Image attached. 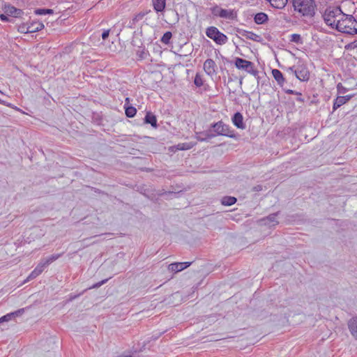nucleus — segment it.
I'll return each instance as SVG.
<instances>
[{
	"label": "nucleus",
	"instance_id": "obj_2",
	"mask_svg": "<svg viewBox=\"0 0 357 357\" xmlns=\"http://www.w3.org/2000/svg\"><path fill=\"white\" fill-rule=\"evenodd\" d=\"M293 6L295 11L308 17L314 15L317 7L314 0H293Z\"/></svg>",
	"mask_w": 357,
	"mask_h": 357
},
{
	"label": "nucleus",
	"instance_id": "obj_10",
	"mask_svg": "<svg viewBox=\"0 0 357 357\" xmlns=\"http://www.w3.org/2000/svg\"><path fill=\"white\" fill-rule=\"evenodd\" d=\"M3 11L7 15L14 17H18L22 14V10L17 9L10 4H5Z\"/></svg>",
	"mask_w": 357,
	"mask_h": 357
},
{
	"label": "nucleus",
	"instance_id": "obj_30",
	"mask_svg": "<svg viewBox=\"0 0 357 357\" xmlns=\"http://www.w3.org/2000/svg\"><path fill=\"white\" fill-rule=\"evenodd\" d=\"M291 42L295 43L296 44L301 45L303 43V40L300 34L293 33L290 36Z\"/></svg>",
	"mask_w": 357,
	"mask_h": 357
},
{
	"label": "nucleus",
	"instance_id": "obj_46",
	"mask_svg": "<svg viewBox=\"0 0 357 357\" xmlns=\"http://www.w3.org/2000/svg\"><path fill=\"white\" fill-rule=\"evenodd\" d=\"M4 322L3 320L2 319V317L0 318V324Z\"/></svg>",
	"mask_w": 357,
	"mask_h": 357
},
{
	"label": "nucleus",
	"instance_id": "obj_11",
	"mask_svg": "<svg viewBox=\"0 0 357 357\" xmlns=\"http://www.w3.org/2000/svg\"><path fill=\"white\" fill-rule=\"evenodd\" d=\"M347 326L351 336L357 341V316L351 318L348 321Z\"/></svg>",
	"mask_w": 357,
	"mask_h": 357
},
{
	"label": "nucleus",
	"instance_id": "obj_37",
	"mask_svg": "<svg viewBox=\"0 0 357 357\" xmlns=\"http://www.w3.org/2000/svg\"><path fill=\"white\" fill-rule=\"evenodd\" d=\"M337 89L339 93H345L347 92L348 89L342 86L341 83H339L337 85Z\"/></svg>",
	"mask_w": 357,
	"mask_h": 357
},
{
	"label": "nucleus",
	"instance_id": "obj_5",
	"mask_svg": "<svg viewBox=\"0 0 357 357\" xmlns=\"http://www.w3.org/2000/svg\"><path fill=\"white\" fill-rule=\"evenodd\" d=\"M206 35L220 45H225L228 40L227 36L220 32L215 26L208 27L206 31Z\"/></svg>",
	"mask_w": 357,
	"mask_h": 357
},
{
	"label": "nucleus",
	"instance_id": "obj_49",
	"mask_svg": "<svg viewBox=\"0 0 357 357\" xmlns=\"http://www.w3.org/2000/svg\"><path fill=\"white\" fill-rule=\"evenodd\" d=\"M0 103H3V101H2L1 99H0Z\"/></svg>",
	"mask_w": 357,
	"mask_h": 357
},
{
	"label": "nucleus",
	"instance_id": "obj_28",
	"mask_svg": "<svg viewBox=\"0 0 357 357\" xmlns=\"http://www.w3.org/2000/svg\"><path fill=\"white\" fill-rule=\"evenodd\" d=\"M236 198L234 197L225 196L222 197L221 203L225 206H231L236 202Z\"/></svg>",
	"mask_w": 357,
	"mask_h": 357
},
{
	"label": "nucleus",
	"instance_id": "obj_19",
	"mask_svg": "<svg viewBox=\"0 0 357 357\" xmlns=\"http://www.w3.org/2000/svg\"><path fill=\"white\" fill-rule=\"evenodd\" d=\"M28 26L29 33H35L42 30L44 28V24L38 21H33L28 24Z\"/></svg>",
	"mask_w": 357,
	"mask_h": 357
},
{
	"label": "nucleus",
	"instance_id": "obj_44",
	"mask_svg": "<svg viewBox=\"0 0 357 357\" xmlns=\"http://www.w3.org/2000/svg\"><path fill=\"white\" fill-rule=\"evenodd\" d=\"M80 294H78V295H74V296H72L70 295V298L68 299L69 301H72L73 300L75 299L76 298H77Z\"/></svg>",
	"mask_w": 357,
	"mask_h": 357
},
{
	"label": "nucleus",
	"instance_id": "obj_22",
	"mask_svg": "<svg viewBox=\"0 0 357 357\" xmlns=\"http://www.w3.org/2000/svg\"><path fill=\"white\" fill-rule=\"evenodd\" d=\"M24 312V308H22V309H19L15 312H10V313H8L4 316L2 317V319L3 320V321H8L10 320H11L12 319L16 317H18V316H20L22 315Z\"/></svg>",
	"mask_w": 357,
	"mask_h": 357
},
{
	"label": "nucleus",
	"instance_id": "obj_47",
	"mask_svg": "<svg viewBox=\"0 0 357 357\" xmlns=\"http://www.w3.org/2000/svg\"><path fill=\"white\" fill-rule=\"evenodd\" d=\"M119 357H132L131 356H119Z\"/></svg>",
	"mask_w": 357,
	"mask_h": 357
},
{
	"label": "nucleus",
	"instance_id": "obj_42",
	"mask_svg": "<svg viewBox=\"0 0 357 357\" xmlns=\"http://www.w3.org/2000/svg\"><path fill=\"white\" fill-rule=\"evenodd\" d=\"M8 16V15H7L4 13L3 14H1V15H0V19H1L2 21H9Z\"/></svg>",
	"mask_w": 357,
	"mask_h": 357
},
{
	"label": "nucleus",
	"instance_id": "obj_16",
	"mask_svg": "<svg viewBox=\"0 0 357 357\" xmlns=\"http://www.w3.org/2000/svg\"><path fill=\"white\" fill-rule=\"evenodd\" d=\"M144 123L151 124L152 127L157 128V119L156 116L151 112H147L144 119Z\"/></svg>",
	"mask_w": 357,
	"mask_h": 357
},
{
	"label": "nucleus",
	"instance_id": "obj_38",
	"mask_svg": "<svg viewBox=\"0 0 357 357\" xmlns=\"http://www.w3.org/2000/svg\"><path fill=\"white\" fill-rule=\"evenodd\" d=\"M108 280V279H105V280H103L99 282H97L96 284H94L91 287H90L89 289H95V288H98L100 287V286H102V284H104Z\"/></svg>",
	"mask_w": 357,
	"mask_h": 357
},
{
	"label": "nucleus",
	"instance_id": "obj_21",
	"mask_svg": "<svg viewBox=\"0 0 357 357\" xmlns=\"http://www.w3.org/2000/svg\"><path fill=\"white\" fill-rule=\"evenodd\" d=\"M240 33L241 34L242 36L246 38L247 39H250V40H252L254 41L258 42L261 39V37L259 35H257L252 31L243 30V31H240Z\"/></svg>",
	"mask_w": 357,
	"mask_h": 357
},
{
	"label": "nucleus",
	"instance_id": "obj_31",
	"mask_svg": "<svg viewBox=\"0 0 357 357\" xmlns=\"http://www.w3.org/2000/svg\"><path fill=\"white\" fill-rule=\"evenodd\" d=\"M172 36V33L170 31L165 32L161 38V42L165 45H168L170 42Z\"/></svg>",
	"mask_w": 357,
	"mask_h": 357
},
{
	"label": "nucleus",
	"instance_id": "obj_36",
	"mask_svg": "<svg viewBox=\"0 0 357 357\" xmlns=\"http://www.w3.org/2000/svg\"><path fill=\"white\" fill-rule=\"evenodd\" d=\"M194 83L198 87L202 86L203 85L202 78L199 74H197L195 75V79H194Z\"/></svg>",
	"mask_w": 357,
	"mask_h": 357
},
{
	"label": "nucleus",
	"instance_id": "obj_6",
	"mask_svg": "<svg viewBox=\"0 0 357 357\" xmlns=\"http://www.w3.org/2000/svg\"><path fill=\"white\" fill-rule=\"evenodd\" d=\"M235 66L237 68L245 70L255 77H258L259 71L254 68V63L250 61L241 58H236Z\"/></svg>",
	"mask_w": 357,
	"mask_h": 357
},
{
	"label": "nucleus",
	"instance_id": "obj_24",
	"mask_svg": "<svg viewBox=\"0 0 357 357\" xmlns=\"http://www.w3.org/2000/svg\"><path fill=\"white\" fill-rule=\"evenodd\" d=\"M268 20V15L265 13H258L254 17V21L257 24H263L266 22Z\"/></svg>",
	"mask_w": 357,
	"mask_h": 357
},
{
	"label": "nucleus",
	"instance_id": "obj_41",
	"mask_svg": "<svg viewBox=\"0 0 357 357\" xmlns=\"http://www.w3.org/2000/svg\"><path fill=\"white\" fill-rule=\"evenodd\" d=\"M109 30H105L102 32V38L103 40H106L108 36H109Z\"/></svg>",
	"mask_w": 357,
	"mask_h": 357
},
{
	"label": "nucleus",
	"instance_id": "obj_39",
	"mask_svg": "<svg viewBox=\"0 0 357 357\" xmlns=\"http://www.w3.org/2000/svg\"><path fill=\"white\" fill-rule=\"evenodd\" d=\"M189 149H190V146L188 144H178V149L179 150H188Z\"/></svg>",
	"mask_w": 357,
	"mask_h": 357
},
{
	"label": "nucleus",
	"instance_id": "obj_35",
	"mask_svg": "<svg viewBox=\"0 0 357 357\" xmlns=\"http://www.w3.org/2000/svg\"><path fill=\"white\" fill-rule=\"evenodd\" d=\"M17 31L22 33H28L29 31V26L28 24H22L18 26Z\"/></svg>",
	"mask_w": 357,
	"mask_h": 357
},
{
	"label": "nucleus",
	"instance_id": "obj_20",
	"mask_svg": "<svg viewBox=\"0 0 357 357\" xmlns=\"http://www.w3.org/2000/svg\"><path fill=\"white\" fill-rule=\"evenodd\" d=\"M152 3L156 12H163L166 6V0H152Z\"/></svg>",
	"mask_w": 357,
	"mask_h": 357
},
{
	"label": "nucleus",
	"instance_id": "obj_26",
	"mask_svg": "<svg viewBox=\"0 0 357 357\" xmlns=\"http://www.w3.org/2000/svg\"><path fill=\"white\" fill-rule=\"evenodd\" d=\"M62 255V254H55V255H52L51 256H49L48 257L45 258V259H42L40 261L42 262V264L45 266L47 267V266H49L50 264H52L53 261H56V259H58Z\"/></svg>",
	"mask_w": 357,
	"mask_h": 357
},
{
	"label": "nucleus",
	"instance_id": "obj_27",
	"mask_svg": "<svg viewBox=\"0 0 357 357\" xmlns=\"http://www.w3.org/2000/svg\"><path fill=\"white\" fill-rule=\"evenodd\" d=\"M136 54L139 60H144L148 58L149 52L144 47H139L137 50Z\"/></svg>",
	"mask_w": 357,
	"mask_h": 357
},
{
	"label": "nucleus",
	"instance_id": "obj_3",
	"mask_svg": "<svg viewBox=\"0 0 357 357\" xmlns=\"http://www.w3.org/2000/svg\"><path fill=\"white\" fill-rule=\"evenodd\" d=\"M342 11L338 6L328 7L326 9L323 17L326 24L332 28H335L337 21L342 15Z\"/></svg>",
	"mask_w": 357,
	"mask_h": 357
},
{
	"label": "nucleus",
	"instance_id": "obj_34",
	"mask_svg": "<svg viewBox=\"0 0 357 357\" xmlns=\"http://www.w3.org/2000/svg\"><path fill=\"white\" fill-rule=\"evenodd\" d=\"M148 13L149 12H140L137 13L132 19V24H135L136 22L142 20Z\"/></svg>",
	"mask_w": 357,
	"mask_h": 357
},
{
	"label": "nucleus",
	"instance_id": "obj_7",
	"mask_svg": "<svg viewBox=\"0 0 357 357\" xmlns=\"http://www.w3.org/2000/svg\"><path fill=\"white\" fill-rule=\"evenodd\" d=\"M289 70L292 71L301 81H307L310 78V73L305 67L298 66L296 70H294L293 67H290Z\"/></svg>",
	"mask_w": 357,
	"mask_h": 357
},
{
	"label": "nucleus",
	"instance_id": "obj_9",
	"mask_svg": "<svg viewBox=\"0 0 357 357\" xmlns=\"http://www.w3.org/2000/svg\"><path fill=\"white\" fill-rule=\"evenodd\" d=\"M192 262H175L168 266V269L172 272L177 273L189 267Z\"/></svg>",
	"mask_w": 357,
	"mask_h": 357
},
{
	"label": "nucleus",
	"instance_id": "obj_43",
	"mask_svg": "<svg viewBox=\"0 0 357 357\" xmlns=\"http://www.w3.org/2000/svg\"><path fill=\"white\" fill-rule=\"evenodd\" d=\"M261 190H262V186L260 185H257V186L253 188V190L254 191H260Z\"/></svg>",
	"mask_w": 357,
	"mask_h": 357
},
{
	"label": "nucleus",
	"instance_id": "obj_1",
	"mask_svg": "<svg viewBox=\"0 0 357 357\" xmlns=\"http://www.w3.org/2000/svg\"><path fill=\"white\" fill-rule=\"evenodd\" d=\"M335 29L342 33L356 34L357 22L353 15L342 13V15L337 21Z\"/></svg>",
	"mask_w": 357,
	"mask_h": 357
},
{
	"label": "nucleus",
	"instance_id": "obj_33",
	"mask_svg": "<svg viewBox=\"0 0 357 357\" xmlns=\"http://www.w3.org/2000/svg\"><path fill=\"white\" fill-rule=\"evenodd\" d=\"M34 13L36 15H41L46 14H52L53 13V10L52 9L41 8L35 10Z\"/></svg>",
	"mask_w": 357,
	"mask_h": 357
},
{
	"label": "nucleus",
	"instance_id": "obj_12",
	"mask_svg": "<svg viewBox=\"0 0 357 357\" xmlns=\"http://www.w3.org/2000/svg\"><path fill=\"white\" fill-rule=\"evenodd\" d=\"M278 213H272L268 215L266 218H264L260 220V222L262 225H268L269 227H273L278 224V222L276 220V216Z\"/></svg>",
	"mask_w": 357,
	"mask_h": 357
},
{
	"label": "nucleus",
	"instance_id": "obj_13",
	"mask_svg": "<svg viewBox=\"0 0 357 357\" xmlns=\"http://www.w3.org/2000/svg\"><path fill=\"white\" fill-rule=\"evenodd\" d=\"M232 122L234 125L240 129H245V125L243 123V117L241 113L236 112L232 117Z\"/></svg>",
	"mask_w": 357,
	"mask_h": 357
},
{
	"label": "nucleus",
	"instance_id": "obj_8",
	"mask_svg": "<svg viewBox=\"0 0 357 357\" xmlns=\"http://www.w3.org/2000/svg\"><path fill=\"white\" fill-rule=\"evenodd\" d=\"M216 69L217 66L213 59H208L204 63V70L208 75L211 77L215 75L216 74Z\"/></svg>",
	"mask_w": 357,
	"mask_h": 357
},
{
	"label": "nucleus",
	"instance_id": "obj_25",
	"mask_svg": "<svg viewBox=\"0 0 357 357\" xmlns=\"http://www.w3.org/2000/svg\"><path fill=\"white\" fill-rule=\"evenodd\" d=\"M275 8L282 9L287 5L288 0H266Z\"/></svg>",
	"mask_w": 357,
	"mask_h": 357
},
{
	"label": "nucleus",
	"instance_id": "obj_14",
	"mask_svg": "<svg viewBox=\"0 0 357 357\" xmlns=\"http://www.w3.org/2000/svg\"><path fill=\"white\" fill-rule=\"evenodd\" d=\"M221 18L233 20L237 17V12L234 9H223L221 12Z\"/></svg>",
	"mask_w": 357,
	"mask_h": 357
},
{
	"label": "nucleus",
	"instance_id": "obj_17",
	"mask_svg": "<svg viewBox=\"0 0 357 357\" xmlns=\"http://www.w3.org/2000/svg\"><path fill=\"white\" fill-rule=\"evenodd\" d=\"M46 267L42 264L40 261L38 266L35 268V269L29 274L26 280H30L36 278L37 276H38L42 272L44 271V269Z\"/></svg>",
	"mask_w": 357,
	"mask_h": 357
},
{
	"label": "nucleus",
	"instance_id": "obj_40",
	"mask_svg": "<svg viewBox=\"0 0 357 357\" xmlns=\"http://www.w3.org/2000/svg\"><path fill=\"white\" fill-rule=\"evenodd\" d=\"M287 94H295L296 96H301V93L291 90V89H287L284 91Z\"/></svg>",
	"mask_w": 357,
	"mask_h": 357
},
{
	"label": "nucleus",
	"instance_id": "obj_48",
	"mask_svg": "<svg viewBox=\"0 0 357 357\" xmlns=\"http://www.w3.org/2000/svg\"><path fill=\"white\" fill-rule=\"evenodd\" d=\"M126 101L129 102V98H126Z\"/></svg>",
	"mask_w": 357,
	"mask_h": 357
},
{
	"label": "nucleus",
	"instance_id": "obj_29",
	"mask_svg": "<svg viewBox=\"0 0 357 357\" xmlns=\"http://www.w3.org/2000/svg\"><path fill=\"white\" fill-rule=\"evenodd\" d=\"M125 112L128 117L132 118L136 114L137 109L132 106H128L125 107Z\"/></svg>",
	"mask_w": 357,
	"mask_h": 357
},
{
	"label": "nucleus",
	"instance_id": "obj_15",
	"mask_svg": "<svg viewBox=\"0 0 357 357\" xmlns=\"http://www.w3.org/2000/svg\"><path fill=\"white\" fill-rule=\"evenodd\" d=\"M351 96H338L335 100L333 109V110H336L339 107H340L342 105L345 104L347 101H349L351 99Z\"/></svg>",
	"mask_w": 357,
	"mask_h": 357
},
{
	"label": "nucleus",
	"instance_id": "obj_23",
	"mask_svg": "<svg viewBox=\"0 0 357 357\" xmlns=\"http://www.w3.org/2000/svg\"><path fill=\"white\" fill-rule=\"evenodd\" d=\"M272 75L278 84L280 86H282L285 82V79L284 78L282 73L278 69H273L272 70Z\"/></svg>",
	"mask_w": 357,
	"mask_h": 357
},
{
	"label": "nucleus",
	"instance_id": "obj_4",
	"mask_svg": "<svg viewBox=\"0 0 357 357\" xmlns=\"http://www.w3.org/2000/svg\"><path fill=\"white\" fill-rule=\"evenodd\" d=\"M213 129V135L226 136L230 138H235L234 130H231L229 126L225 124L223 121H220L217 123H213L211 126Z\"/></svg>",
	"mask_w": 357,
	"mask_h": 357
},
{
	"label": "nucleus",
	"instance_id": "obj_18",
	"mask_svg": "<svg viewBox=\"0 0 357 357\" xmlns=\"http://www.w3.org/2000/svg\"><path fill=\"white\" fill-rule=\"evenodd\" d=\"M196 135L197 139L199 142H207L215 137V135H213L211 131L197 132Z\"/></svg>",
	"mask_w": 357,
	"mask_h": 357
},
{
	"label": "nucleus",
	"instance_id": "obj_45",
	"mask_svg": "<svg viewBox=\"0 0 357 357\" xmlns=\"http://www.w3.org/2000/svg\"><path fill=\"white\" fill-rule=\"evenodd\" d=\"M296 100L298 101V102H304V99L302 98V95L301 96H298V97L296 98Z\"/></svg>",
	"mask_w": 357,
	"mask_h": 357
},
{
	"label": "nucleus",
	"instance_id": "obj_32",
	"mask_svg": "<svg viewBox=\"0 0 357 357\" xmlns=\"http://www.w3.org/2000/svg\"><path fill=\"white\" fill-rule=\"evenodd\" d=\"M211 13H212L214 16H215V17H220V18H221V15H222L221 12H222V8H220V6H217V5H216V6H215L212 7V8H211Z\"/></svg>",
	"mask_w": 357,
	"mask_h": 357
}]
</instances>
